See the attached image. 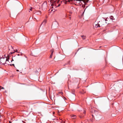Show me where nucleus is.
<instances>
[{"label":"nucleus","mask_w":123,"mask_h":123,"mask_svg":"<svg viewBox=\"0 0 123 123\" xmlns=\"http://www.w3.org/2000/svg\"><path fill=\"white\" fill-rule=\"evenodd\" d=\"M9 123H11L10 121H9Z\"/></svg>","instance_id":"nucleus-20"},{"label":"nucleus","mask_w":123,"mask_h":123,"mask_svg":"<svg viewBox=\"0 0 123 123\" xmlns=\"http://www.w3.org/2000/svg\"><path fill=\"white\" fill-rule=\"evenodd\" d=\"M71 117L73 118L74 119L76 118V116L75 115H72Z\"/></svg>","instance_id":"nucleus-10"},{"label":"nucleus","mask_w":123,"mask_h":123,"mask_svg":"<svg viewBox=\"0 0 123 123\" xmlns=\"http://www.w3.org/2000/svg\"><path fill=\"white\" fill-rule=\"evenodd\" d=\"M106 22H105V21L104 19L103 21H99L98 22L99 25L100 27L103 26L105 24V23Z\"/></svg>","instance_id":"nucleus-5"},{"label":"nucleus","mask_w":123,"mask_h":123,"mask_svg":"<svg viewBox=\"0 0 123 123\" xmlns=\"http://www.w3.org/2000/svg\"><path fill=\"white\" fill-rule=\"evenodd\" d=\"M83 113H84V114H85V113H86V111H84L83 112Z\"/></svg>","instance_id":"nucleus-18"},{"label":"nucleus","mask_w":123,"mask_h":123,"mask_svg":"<svg viewBox=\"0 0 123 123\" xmlns=\"http://www.w3.org/2000/svg\"><path fill=\"white\" fill-rule=\"evenodd\" d=\"M53 55V54L51 53V54L50 56V58H52Z\"/></svg>","instance_id":"nucleus-14"},{"label":"nucleus","mask_w":123,"mask_h":123,"mask_svg":"<svg viewBox=\"0 0 123 123\" xmlns=\"http://www.w3.org/2000/svg\"><path fill=\"white\" fill-rule=\"evenodd\" d=\"M46 22V20H44L43 21V22L42 23V24H41V25H42V24L43 25H44L45 24Z\"/></svg>","instance_id":"nucleus-9"},{"label":"nucleus","mask_w":123,"mask_h":123,"mask_svg":"<svg viewBox=\"0 0 123 123\" xmlns=\"http://www.w3.org/2000/svg\"><path fill=\"white\" fill-rule=\"evenodd\" d=\"M18 55H19V54H18Z\"/></svg>","instance_id":"nucleus-21"},{"label":"nucleus","mask_w":123,"mask_h":123,"mask_svg":"<svg viewBox=\"0 0 123 123\" xmlns=\"http://www.w3.org/2000/svg\"><path fill=\"white\" fill-rule=\"evenodd\" d=\"M51 54H53V53L54 51V50L53 49H51Z\"/></svg>","instance_id":"nucleus-13"},{"label":"nucleus","mask_w":123,"mask_h":123,"mask_svg":"<svg viewBox=\"0 0 123 123\" xmlns=\"http://www.w3.org/2000/svg\"><path fill=\"white\" fill-rule=\"evenodd\" d=\"M35 13L37 15H39L41 13L40 11H39L36 12H35Z\"/></svg>","instance_id":"nucleus-6"},{"label":"nucleus","mask_w":123,"mask_h":123,"mask_svg":"<svg viewBox=\"0 0 123 123\" xmlns=\"http://www.w3.org/2000/svg\"><path fill=\"white\" fill-rule=\"evenodd\" d=\"M47 7V3L46 2H44L42 6V8L43 10H45Z\"/></svg>","instance_id":"nucleus-4"},{"label":"nucleus","mask_w":123,"mask_h":123,"mask_svg":"<svg viewBox=\"0 0 123 123\" xmlns=\"http://www.w3.org/2000/svg\"><path fill=\"white\" fill-rule=\"evenodd\" d=\"M59 0H50L51 2L52 3L51 5L50 8L49 9V11L54 12L56 10V8L59 6L60 5V4L57 5Z\"/></svg>","instance_id":"nucleus-1"},{"label":"nucleus","mask_w":123,"mask_h":123,"mask_svg":"<svg viewBox=\"0 0 123 123\" xmlns=\"http://www.w3.org/2000/svg\"><path fill=\"white\" fill-rule=\"evenodd\" d=\"M32 8H31L30 9V10L31 11H32Z\"/></svg>","instance_id":"nucleus-17"},{"label":"nucleus","mask_w":123,"mask_h":123,"mask_svg":"<svg viewBox=\"0 0 123 123\" xmlns=\"http://www.w3.org/2000/svg\"><path fill=\"white\" fill-rule=\"evenodd\" d=\"M8 57H6L3 58H1L0 59V64L3 65L6 64L9 65V61L8 58L9 57V56H8Z\"/></svg>","instance_id":"nucleus-2"},{"label":"nucleus","mask_w":123,"mask_h":123,"mask_svg":"<svg viewBox=\"0 0 123 123\" xmlns=\"http://www.w3.org/2000/svg\"><path fill=\"white\" fill-rule=\"evenodd\" d=\"M95 27H96V28H98V27H100V26H99V23H95Z\"/></svg>","instance_id":"nucleus-7"},{"label":"nucleus","mask_w":123,"mask_h":123,"mask_svg":"<svg viewBox=\"0 0 123 123\" xmlns=\"http://www.w3.org/2000/svg\"><path fill=\"white\" fill-rule=\"evenodd\" d=\"M17 58V56H15L12 57V60L14 61V60H16Z\"/></svg>","instance_id":"nucleus-8"},{"label":"nucleus","mask_w":123,"mask_h":123,"mask_svg":"<svg viewBox=\"0 0 123 123\" xmlns=\"http://www.w3.org/2000/svg\"><path fill=\"white\" fill-rule=\"evenodd\" d=\"M55 113V112H53V114H54Z\"/></svg>","instance_id":"nucleus-19"},{"label":"nucleus","mask_w":123,"mask_h":123,"mask_svg":"<svg viewBox=\"0 0 123 123\" xmlns=\"http://www.w3.org/2000/svg\"><path fill=\"white\" fill-rule=\"evenodd\" d=\"M59 93L61 95H62L63 94L62 92H59Z\"/></svg>","instance_id":"nucleus-15"},{"label":"nucleus","mask_w":123,"mask_h":123,"mask_svg":"<svg viewBox=\"0 0 123 123\" xmlns=\"http://www.w3.org/2000/svg\"><path fill=\"white\" fill-rule=\"evenodd\" d=\"M82 38L83 39H86V36L84 35H82L81 36Z\"/></svg>","instance_id":"nucleus-11"},{"label":"nucleus","mask_w":123,"mask_h":123,"mask_svg":"<svg viewBox=\"0 0 123 123\" xmlns=\"http://www.w3.org/2000/svg\"><path fill=\"white\" fill-rule=\"evenodd\" d=\"M110 19L111 20H114V19L113 18V17L112 16H111L110 17Z\"/></svg>","instance_id":"nucleus-12"},{"label":"nucleus","mask_w":123,"mask_h":123,"mask_svg":"<svg viewBox=\"0 0 123 123\" xmlns=\"http://www.w3.org/2000/svg\"><path fill=\"white\" fill-rule=\"evenodd\" d=\"M9 49L8 50V53L9 54H12L15 52L17 51V50H15L14 47H12V46L9 47Z\"/></svg>","instance_id":"nucleus-3"},{"label":"nucleus","mask_w":123,"mask_h":123,"mask_svg":"<svg viewBox=\"0 0 123 123\" xmlns=\"http://www.w3.org/2000/svg\"><path fill=\"white\" fill-rule=\"evenodd\" d=\"M0 87H1V88L0 89V90L1 89H4V88L3 87H1V86H0Z\"/></svg>","instance_id":"nucleus-16"}]
</instances>
